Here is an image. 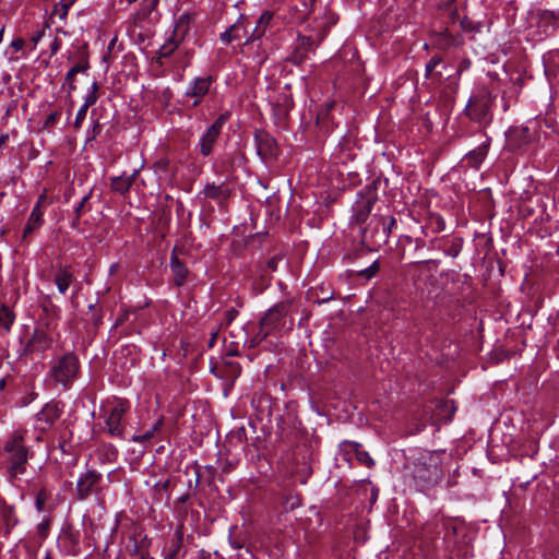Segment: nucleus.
<instances>
[{
	"mask_svg": "<svg viewBox=\"0 0 559 559\" xmlns=\"http://www.w3.org/2000/svg\"><path fill=\"white\" fill-rule=\"evenodd\" d=\"M129 409L128 402L118 401L104 407V423L106 432L112 438H124L126 425L123 417Z\"/></svg>",
	"mask_w": 559,
	"mask_h": 559,
	"instance_id": "nucleus-4",
	"label": "nucleus"
},
{
	"mask_svg": "<svg viewBox=\"0 0 559 559\" xmlns=\"http://www.w3.org/2000/svg\"><path fill=\"white\" fill-rule=\"evenodd\" d=\"M445 459L444 451H420L406 466L407 476L412 478L414 486L423 491L436 486L443 477L442 463Z\"/></svg>",
	"mask_w": 559,
	"mask_h": 559,
	"instance_id": "nucleus-1",
	"label": "nucleus"
},
{
	"mask_svg": "<svg viewBox=\"0 0 559 559\" xmlns=\"http://www.w3.org/2000/svg\"><path fill=\"white\" fill-rule=\"evenodd\" d=\"M273 16L274 14L271 11H264L260 15L259 20L257 21V25L250 35V38L246 41V45L260 39L265 34L273 20Z\"/></svg>",
	"mask_w": 559,
	"mask_h": 559,
	"instance_id": "nucleus-13",
	"label": "nucleus"
},
{
	"mask_svg": "<svg viewBox=\"0 0 559 559\" xmlns=\"http://www.w3.org/2000/svg\"><path fill=\"white\" fill-rule=\"evenodd\" d=\"M3 32H4V28L2 27V28L0 29V43L2 41V38H3Z\"/></svg>",
	"mask_w": 559,
	"mask_h": 559,
	"instance_id": "nucleus-50",
	"label": "nucleus"
},
{
	"mask_svg": "<svg viewBox=\"0 0 559 559\" xmlns=\"http://www.w3.org/2000/svg\"><path fill=\"white\" fill-rule=\"evenodd\" d=\"M49 498V492L46 490V488H41L37 496H36V501H35V507L37 509V511L41 512L44 511V506L46 503V501L48 500Z\"/></svg>",
	"mask_w": 559,
	"mask_h": 559,
	"instance_id": "nucleus-31",
	"label": "nucleus"
},
{
	"mask_svg": "<svg viewBox=\"0 0 559 559\" xmlns=\"http://www.w3.org/2000/svg\"><path fill=\"white\" fill-rule=\"evenodd\" d=\"M73 1L74 0H70L69 2H61V5H62V8L64 10L63 14H67V12H68L70 5H72Z\"/></svg>",
	"mask_w": 559,
	"mask_h": 559,
	"instance_id": "nucleus-47",
	"label": "nucleus"
},
{
	"mask_svg": "<svg viewBox=\"0 0 559 559\" xmlns=\"http://www.w3.org/2000/svg\"><path fill=\"white\" fill-rule=\"evenodd\" d=\"M491 94L489 92L483 91L471 97L465 111L469 119L478 123H488L491 120Z\"/></svg>",
	"mask_w": 559,
	"mask_h": 559,
	"instance_id": "nucleus-5",
	"label": "nucleus"
},
{
	"mask_svg": "<svg viewBox=\"0 0 559 559\" xmlns=\"http://www.w3.org/2000/svg\"><path fill=\"white\" fill-rule=\"evenodd\" d=\"M293 61L296 63L301 62L302 56H299L298 52H295V55L292 57Z\"/></svg>",
	"mask_w": 559,
	"mask_h": 559,
	"instance_id": "nucleus-48",
	"label": "nucleus"
},
{
	"mask_svg": "<svg viewBox=\"0 0 559 559\" xmlns=\"http://www.w3.org/2000/svg\"><path fill=\"white\" fill-rule=\"evenodd\" d=\"M97 91L98 84L96 82H93L91 92L85 96L82 106H84L85 108H90L92 105H94L97 102Z\"/></svg>",
	"mask_w": 559,
	"mask_h": 559,
	"instance_id": "nucleus-28",
	"label": "nucleus"
},
{
	"mask_svg": "<svg viewBox=\"0 0 559 559\" xmlns=\"http://www.w3.org/2000/svg\"><path fill=\"white\" fill-rule=\"evenodd\" d=\"M228 118V112L222 114L210 128H216V132L221 134L222 128Z\"/></svg>",
	"mask_w": 559,
	"mask_h": 559,
	"instance_id": "nucleus-36",
	"label": "nucleus"
},
{
	"mask_svg": "<svg viewBox=\"0 0 559 559\" xmlns=\"http://www.w3.org/2000/svg\"><path fill=\"white\" fill-rule=\"evenodd\" d=\"M74 281L73 274L68 267H60L55 275V284L60 294L64 295Z\"/></svg>",
	"mask_w": 559,
	"mask_h": 559,
	"instance_id": "nucleus-20",
	"label": "nucleus"
},
{
	"mask_svg": "<svg viewBox=\"0 0 559 559\" xmlns=\"http://www.w3.org/2000/svg\"><path fill=\"white\" fill-rule=\"evenodd\" d=\"M103 450L107 461H114L117 457V449L112 444H104Z\"/></svg>",
	"mask_w": 559,
	"mask_h": 559,
	"instance_id": "nucleus-35",
	"label": "nucleus"
},
{
	"mask_svg": "<svg viewBox=\"0 0 559 559\" xmlns=\"http://www.w3.org/2000/svg\"><path fill=\"white\" fill-rule=\"evenodd\" d=\"M80 218H78V216L75 217V219L73 221V226H76L78 222H79Z\"/></svg>",
	"mask_w": 559,
	"mask_h": 559,
	"instance_id": "nucleus-52",
	"label": "nucleus"
},
{
	"mask_svg": "<svg viewBox=\"0 0 559 559\" xmlns=\"http://www.w3.org/2000/svg\"><path fill=\"white\" fill-rule=\"evenodd\" d=\"M241 26L239 24L231 25L227 31L221 34V39L227 44L233 41L234 39L240 38L239 31Z\"/></svg>",
	"mask_w": 559,
	"mask_h": 559,
	"instance_id": "nucleus-27",
	"label": "nucleus"
},
{
	"mask_svg": "<svg viewBox=\"0 0 559 559\" xmlns=\"http://www.w3.org/2000/svg\"><path fill=\"white\" fill-rule=\"evenodd\" d=\"M345 447L347 448V452H352L354 453L355 457L357 459V461L368 467L372 466L374 464L373 460L371 459V456L369 455L368 452H366L361 445L357 442H354V441H346L345 443Z\"/></svg>",
	"mask_w": 559,
	"mask_h": 559,
	"instance_id": "nucleus-18",
	"label": "nucleus"
},
{
	"mask_svg": "<svg viewBox=\"0 0 559 559\" xmlns=\"http://www.w3.org/2000/svg\"><path fill=\"white\" fill-rule=\"evenodd\" d=\"M61 411L55 403H47L40 412L36 414V429L40 431L48 430L60 417Z\"/></svg>",
	"mask_w": 559,
	"mask_h": 559,
	"instance_id": "nucleus-9",
	"label": "nucleus"
},
{
	"mask_svg": "<svg viewBox=\"0 0 559 559\" xmlns=\"http://www.w3.org/2000/svg\"><path fill=\"white\" fill-rule=\"evenodd\" d=\"M138 174L139 170L135 169L130 176L122 175L114 177L111 179V190L122 195L126 194L133 185Z\"/></svg>",
	"mask_w": 559,
	"mask_h": 559,
	"instance_id": "nucleus-16",
	"label": "nucleus"
},
{
	"mask_svg": "<svg viewBox=\"0 0 559 559\" xmlns=\"http://www.w3.org/2000/svg\"><path fill=\"white\" fill-rule=\"evenodd\" d=\"M170 269H171V272L175 276V284L177 286H181L186 278H187V275H188V269L186 267V265L179 260L177 253H176V249L173 250L171 252V255H170Z\"/></svg>",
	"mask_w": 559,
	"mask_h": 559,
	"instance_id": "nucleus-15",
	"label": "nucleus"
},
{
	"mask_svg": "<svg viewBox=\"0 0 559 559\" xmlns=\"http://www.w3.org/2000/svg\"><path fill=\"white\" fill-rule=\"evenodd\" d=\"M49 520H45L43 522H40L38 525H37V531L38 533L44 536L49 527Z\"/></svg>",
	"mask_w": 559,
	"mask_h": 559,
	"instance_id": "nucleus-43",
	"label": "nucleus"
},
{
	"mask_svg": "<svg viewBox=\"0 0 559 559\" xmlns=\"http://www.w3.org/2000/svg\"><path fill=\"white\" fill-rule=\"evenodd\" d=\"M154 167L156 169L157 173H160V171H166L167 168H168V160L167 159H159L157 160L155 164H154Z\"/></svg>",
	"mask_w": 559,
	"mask_h": 559,
	"instance_id": "nucleus-41",
	"label": "nucleus"
},
{
	"mask_svg": "<svg viewBox=\"0 0 559 559\" xmlns=\"http://www.w3.org/2000/svg\"><path fill=\"white\" fill-rule=\"evenodd\" d=\"M441 59L439 57H433L429 60V62L426 64V71L428 75L436 69Z\"/></svg>",
	"mask_w": 559,
	"mask_h": 559,
	"instance_id": "nucleus-40",
	"label": "nucleus"
},
{
	"mask_svg": "<svg viewBox=\"0 0 559 559\" xmlns=\"http://www.w3.org/2000/svg\"><path fill=\"white\" fill-rule=\"evenodd\" d=\"M80 371V362L75 354L66 353L57 357L50 367L49 374L64 388H69L76 379Z\"/></svg>",
	"mask_w": 559,
	"mask_h": 559,
	"instance_id": "nucleus-2",
	"label": "nucleus"
},
{
	"mask_svg": "<svg viewBox=\"0 0 559 559\" xmlns=\"http://www.w3.org/2000/svg\"><path fill=\"white\" fill-rule=\"evenodd\" d=\"M8 455V468L11 476L16 477L25 472L28 452L22 444L21 437L14 438L5 444Z\"/></svg>",
	"mask_w": 559,
	"mask_h": 559,
	"instance_id": "nucleus-6",
	"label": "nucleus"
},
{
	"mask_svg": "<svg viewBox=\"0 0 559 559\" xmlns=\"http://www.w3.org/2000/svg\"><path fill=\"white\" fill-rule=\"evenodd\" d=\"M461 24H462V26H463L464 28L466 27V25H465V22H464V21H461Z\"/></svg>",
	"mask_w": 559,
	"mask_h": 559,
	"instance_id": "nucleus-55",
	"label": "nucleus"
},
{
	"mask_svg": "<svg viewBox=\"0 0 559 559\" xmlns=\"http://www.w3.org/2000/svg\"><path fill=\"white\" fill-rule=\"evenodd\" d=\"M203 193L205 198L222 202L229 197V190L225 185L207 183L204 187Z\"/></svg>",
	"mask_w": 559,
	"mask_h": 559,
	"instance_id": "nucleus-19",
	"label": "nucleus"
},
{
	"mask_svg": "<svg viewBox=\"0 0 559 559\" xmlns=\"http://www.w3.org/2000/svg\"><path fill=\"white\" fill-rule=\"evenodd\" d=\"M257 152L263 160L275 158L277 144L273 136L265 131H257L254 136Z\"/></svg>",
	"mask_w": 559,
	"mask_h": 559,
	"instance_id": "nucleus-8",
	"label": "nucleus"
},
{
	"mask_svg": "<svg viewBox=\"0 0 559 559\" xmlns=\"http://www.w3.org/2000/svg\"><path fill=\"white\" fill-rule=\"evenodd\" d=\"M102 475L96 471H87L80 476L76 483V493L80 500H84L94 492L95 486L100 481Z\"/></svg>",
	"mask_w": 559,
	"mask_h": 559,
	"instance_id": "nucleus-10",
	"label": "nucleus"
},
{
	"mask_svg": "<svg viewBox=\"0 0 559 559\" xmlns=\"http://www.w3.org/2000/svg\"><path fill=\"white\" fill-rule=\"evenodd\" d=\"M88 69V62L87 60L82 61L81 63H78L73 66L69 71L76 75L78 73H83Z\"/></svg>",
	"mask_w": 559,
	"mask_h": 559,
	"instance_id": "nucleus-38",
	"label": "nucleus"
},
{
	"mask_svg": "<svg viewBox=\"0 0 559 559\" xmlns=\"http://www.w3.org/2000/svg\"><path fill=\"white\" fill-rule=\"evenodd\" d=\"M163 419H158L148 430L142 435H133L131 440L138 443L150 441L156 433L162 430Z\"/></svg>",
	"mask_w": 559,
	"mask_h": 559,
	"instance_id": "nucleus-24",
	"label": "nucleus"
},
{
	"mask_svg": "<svg viewBox=\"0 0 559 559\" xmlns=\"http://www.w3.org/2000/svg\"><path fill=\"white\" fill-rule=\"evenodd\" d=\"M522 131H523L524 133H526V132H528V128H523V129H522Z\"/></svg>",
	"mask_w": 559,
	"mask_h": 559,
	"instance_id": "nucleus-54",
	"label": "nucleus"
},
{
	"mask_svg": "<svg viewBox=\"0 0 559 559\" xmlns=\"http://www.w3.org/2000/svg\"><path fill=\"white\" fill-rule=\"evenodd\" d=\"M311 39L310 38H304L300 43V47L305 50L309 49L311 47Z\"/></svg>",
	"mask_w": 559,
	"mask_h": 559,
	"instance_id": "nucleus-45",
	"label": "nucleus"
},
{
	"mask_svg": "<svg viewBox=\"0 0 559 559\" xmlns=\"http://www.w3.org/2000/svg\"><path fill=\"white\" fill-rule=\"evenodd\" d=\"M290 306L292 301L285 300L269 309L260 320V330L255 337L262 341L272 332L283 328L285 324V317L290 311Z\"/></svg>",
	"mask_w": 559,
	"mask_h": 559,
	"instance_id": "nucleus-3",
	"label": "nucleus"
},
{
	"mask_svg": "<svg viewBox=\"0 0 559 559\" xmlns=\"http://www.w3.org/2000/svg\"><path fill=\"white\" fill-rule=\"evenodd\" d=\"M374 204V199L373 198H367V199H361V200H358L353 210H354V219L356 221V223L358 224H362L366 222L367 217L369 216L371 210H372V206Z\"/></svg>",
	"mask_w": 559,
	"mask_h": 559,
	"instance_id": "nucleus-14",
	"label": "nucleus"
},
{
	"mask_svg": "<svg viewBox=\"0 0 559 559\" xmlns=\"http://www.w3.org/2000/svg\"><path fill=\"white\" fill-rule=\"evenodd\" d=\"M280 258L278 257H272L265 265L261 266L260 270L264 272L267 275H271L272 272H275L277 270Z\"/></svg>",
	"mask_w": 559,
	"mask_h": 559,
	"instance_id": "nucleus-32",
	"label": "nucleus"
},
{
	"mask_svg": "<svg viewBox=\"0 0 559 559\" xmlns=\"http://www.w3.org/2000/svg\"><path fill=\"white\" fill-rule=\"evenodd\" d=\"M5 388V380H0V390H3Z\"/></svg>",
	"mask_w": 559,
	"mask_h": 559,
	"instance_id": "nucleus-49",
	"label": "nucleus"
},
{
	"mask_svg": "<svg viewBox=\"0 0 559 559\" xmlns=\"http://www.w3.org/2000/svg\"><path fill=\"white\" fill-rule=\"evenodd\" d=\"M43 223V211L40 210V205L38 202L32 210V213L27 219L26 226L23 231V239H25L28 235L36 230Z\"/></svg>",
	"mask_w": 559,
	"mask_h": 559,
	"instance_id": "nucleus-17",
	"label": "nucleus"
},
{
	"mask_svg": "<svg viewBox=\"0 0 559 559\" xmlns=\"http://www.w3.org/2000/svg\"><path fill=\"white\" fill-rule=\"evenodd\" d=\"M87 109L88 108H85L84 106H81V108L78 110V114H76V117H75V120H74V123H73L75 129H80L81 128L82 122L84 121V119L86 117Z\"/></svg>",
	"mask_w": 559,
	"mask_h": 559,
	"instance_id": "nucleus-34",
	"label": "nucleus"
},
{
	"mask_svg": "<svg viewBox=\"0 0 559 559\" xmlns=\"http://www.w3.org/2000/svg\"><path fill=\"white\" fill-rule=\"evenodd\" d=\"M74 74H72L70 71L66 75V83L69 84V92H72L76 88L74 85Z\"/></svg>",
	"mask_w": 559,
	"mask_h": 559,
	"instance_id": "nucleus-42",
	"label": "nucleus"
},
{
	"mask_svg": "<svg viewBox=\"0 0 559 559\" xmlns=\"http://www.w3.org/2000/svg\"><path fill=\"white\" fill-rule=\"evenodd\" d=\"M159 3V0H143V9L147 12L154 11Z\"/></svg>",
	"mask_w": 559,
	"mask_h": 559,
	"instance_id": "nucleus-39",
	"label": "nucleus"
},
{
	"mask_svg": "<svg viewBox=\"0 0 559 559\" xmlns=\"http://www.w3.org/2000/svg\"><path fill=\"white\" fill-rule=\"evenodd\" d=\"M213 83V76H199L191 80L183 94L187 98H192V107H198L204 96L210 92Z\"/></svg>",
	"mask_w": 559,
	"mask_h": 559,
	"instance_id": "nucleus-7",
	"label": "nucleus"
},
{
	"mask_svg": "<svg viewBox=\"0 0 559 559\" xmlns=\"http://www.w3.org/2000/svg\"><path fill=\"white\" fill-rule=\"evenodd\" d=\"M218 136L219 133L216 132V128H209L202 135L200 141V152L203 156H209L212 153L213 145Z\"/></svg>",
	"mask_w": 559,
	"mask_h": 559,
	"instance_id": "nucleus-21",
	"label": "nucleus"
},
{
	"mask_svg": "<svg viewBox=\"0 0 559 559\" xmlns=\"http://www.w3.org/2000/svg\"><path fill=\"white\" fill-rule=\"evenodd\" d=\"M379 269H380L379 261H374L367 269L359 271L358 275L365 277L366 280H370L378 273Z\"/></svg>",
	"mask_w": 559,
	"mask_h": 559,
	"instance_id": "nucleus-29",
	"label": "nucleus"
},
{
	"mask_svg": "<svg viewBox=\"0 0 559 559\" xmlns=\"http://www.w3.org/2000/svg\"><path fill=\"white\" fill-rule=\"evenodd\" d=\"M259 281L254 283V289L261 293L270 285L271 275L265 274L261 270H259Z\"/></svg>",
	"mask_w": 559,
	"mask_h": 559,
	"instance_id": "nucleus-30",
	"label": "nucleus"
},
{
	"mask_svg": "<svg viewBox=\"0 0 559 559\" xmlns=\"http://www.w3.org/2000/svg\"><path fill=\"white\" fill-rule=\"evenodd\" d=\"M91 194H92V191L90 193H87L86 195H84L82 198V200L80 201V203L78 204V206L75 207L74 212H75V215L78 216V218H80L82 216V214L86 211L85 204L88 201Z\"/></svg>",
	"mask_w": 559,
	"mask_h": 559,
	"instance_id": "nucleus-37",
	"label": "nucleus"
},
{
	"mask_svg": "<svg viewBox=\"0 0 559 559\" xmlns=\"http://www.w3.org/2000/svg\"><path fill=\"white\" fill-rule=\"evenodd\" d=\"M487 147H488L487 144H483V145L478 146L477 148L467 153L464 157L465 163L469 167L478 169L487 155Z\"/></svg>",
	"mask_w": 559,
	"mask_h": 559,
	"instance_id": "nucleus-22",
	"label": "nucleus"
},
{
	"mask_svg": "<svg viewBox=\"0 0 559 559\" xmlns=\"http://www.w3.org/2000/svg\"><path fill=\"white\" fill-rule=\"evenodd\" d=\"M381 223V230L377 229L374 233L370 231L368 228L362 233V241H368L372 239L373 245H380L381 242H385L391 233V227L395 224L394 218H390V222L386 223L384 219H377V224Z\"/></svg>",
	"mask_w": 559,
	"mask_h": 559,
	"instance_id": "nucleus-11",
	"label": "nucleus"
},
{
	"mask_svg": "<svg viewBox=\"0 0 559 559\" xmlns=\"http://www.w3.org/2000/svg\"><path fill=\"white\" fill-rule=\"evenodd\" d=\"M52 345V338L43 330H36L26 345L28 353H43Z\"/></svg>",
	"mask_w": 559,
	"mask_h": 559,
	"instance_id": "nucleus-12",
	"label": "nucleus"
},
{
	"mask_svg": "<svg viewBox=\"0 0 559 559\" xmlns=\"http://www.w3.org/2000/svg\"><path fill=\"white\" fill-rule=\"evenodd\" d=\"M182 548V530L178 527L175 532V538L171 540L164 559H177Z\"/></svg>",
	"mask_w": 559,
	"mask_h": 559,
	"instance_id": "nucleus-23",
	"label": "nucleus"
},
{
	"mask_svg": "<svg viewBox=\"0 0 559 559\" xmlns=\"http://www.w3.org/2000/svg\"><path fill=\"white\" fill-rule=\"evenodd\" d=\"M12 47L15 50H21L24 47V40L22 38H17L12 41Z\"/></svg>",
	"mask_w": 559,
	"mask_h": 559,
	"instance_id": "nucleus-44",
	"label": "nucleus"
},
{
	"mask_svg": "<svg viewBox=\"0 0 559 559\" xmlns=\"http://www.w3.org/2000/svg\"><path fill=\"white\" fill-rule=\"evenodd\" d=\"M237 313L238 312L236 310H234V309L227 311V322L230 323L235 319Z\"/></svg>",
	"mask_w": 559,
	"mask_h": 559,
	"instance_id": "nucleus-46",
	"label": "nucleus"
},
{
	"mask_svg": "<svg viewBox=\"0 0 559 559\" xmlns=\"http://www.w3.org/2000/svg\"><path fill=\"white\" fill-rule=\"evenodd\" d=\"M179 41L170 37L158 50L159 58H167L178 48Z\"/></svg>",
	"mask_w": 559,
	"mask_h": 559,
	"instance_id": "nucleus-26",
	"label": "nucleus"
},
{
	"mask_svg": "<svg viewBox=\"0 0 559 559\" xmlns=\"http://www.w3.org/2000/svg\"><path fill=\"white\" fill-rule=\"evenodd\" d=\"M15 316L8 306H0V328L5 332L11 330Z\"/></svg>",
	"mask_w": 559,
	"mask_h": 559,
	"instance_id": "nucleus-25",
	"label": "nucleus"
},
{
	"mask_svg": "<svg viewBox=\"0 0 559 559\" xmlns=\"http://www.w3.org/2000/svg\"><path fill=\"white\" fill-rule=\"evenodd\" d=\"M117 269V264H112L110 267V272L112 273Z\"/></svg>",
	"mask_w": 559,
	"mask_h": 559,
	"instance_id": "nucleus-51",
	"label": "nucleus"
},
{
	"mask_svg": "<svg viewBox=\"0 0 559 559\" xmlns=\"http://www.w3.org/2000/svg\"><path fill=\"white\" fill-rule=\"evenodd\" d=\"M115 41H116V39H112V40L110 41V44H109V48H111L112 46H115Z\"/></svg>",
	"mask_w": 559,
	"mask_h": 559,
	"instance_id": "nucleus-53",
	"label": "nucleus"
},
{
	"mask_svg": "<svg viewBox=\"0 0 559 559\" xmlns=\"http://www.w3.org/2000/svg\"><path fill=\"white\" fill-rule=\"evenodd\" d=\"M60 117H61V111H59V110H55V111L50 112L44 121V127L47 129L52 128L58 122Z\"/></svg>",
	"mask_w": 559,
	"mask_h": 559,
	"instance_id": "nucleus-33",
	"label": "nucleus"
}]
</instances>
